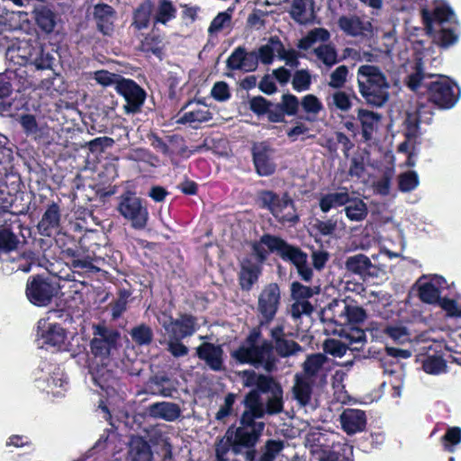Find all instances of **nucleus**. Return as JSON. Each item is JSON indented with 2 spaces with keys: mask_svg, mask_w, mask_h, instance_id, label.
Segmentation results:
<instances>
[{
  "mask_svg": "<svg viewBox=\"0 0 461 461\" xmlns=\"http://www.w3.org/2000/svg\"><path fill=\"white\" fill-rule=\"evenodd\" d=\"M25 12H6L0 14V49L5 51L6 59L14 65H31L38 70L51 69L54 57L45 51L36 32H21L13 37L14 31L20 28V22L25 20Z\"/></svg>",
  "mask_w": 461,
  "mask_h": 461,
  "instance_id": "nucleus-1",
  "label": "nucleus"
},
{
  "mask_svg": "<svg viewBox=\"0 0 461 461\" xmlns=\"http://www.w3.org/2000/svg\"><path fill=\"white\" fill-rule=\"evenodd\" d=\"M324 313L331 322L340 327L334 332L343 339H326L323 344L325 353L341 357L348 349L358 350L363 347L366 341L365 331L358 328H351L349 325L364 321L366 317L364 309L352 301L333 300Z\"/></svg>",
  "mask_w": 461,
  "mask_h": 461,
  "instance_id": "nucleus-2",
  "label": "nucleus"
},
{
  "mask_svg": "<svg viewBox=\"0 0 461 461\" xmlns=\"http://www.w3.org/2000/svg\"><path fill=\"white\" fill-rule=\"evenodd\" d=\"M421 14L427 32L434 43L447 48L457 42L456 17L447 2L437 0L431 9L423 8Z\"/></svg>",
  "mask_w": 461,
  "mask_h": 461,
  "instance_id": "nucleus-3",
  "label": "nucleus"
},
{
  "mask_svg": "<svg viewBox=\"0 0 461 461\" xmlns=\"http://www.w3.org/2000/svg\"><path fill=\"white\" fill-rule=\"evenodd\" d=\"M257 418L245 408L240 418V425L236 428H230L227 430L225 436L216 445V450H221L224 454L230 456H236L243 448L253 447L258 441L265 423L256 421Z\"/></svg>",
  "mask_w": 461,
  "mask_h": 461,
  "instance_id": "nucleus-4",
  "label": "nucleus"
},
{
  "mask_svg": "<svg viewBox=\"0 0 461 461\" xmlns=\"http://www.w3.org/2000/svg\"><path fill=\"white\" fill-rule=\"evenodd\" d=\"M357 85L360 95L369 104L380 107L389 99L390 83L376 66H360L357 69Z\"/></svg>",
  "mask_w": 461,
  "mask_h": 461,
  "instance_id": "nucleus-5",
  "label": "nucleus"
},
{
  "mask_svg": "<svg viewBox=\"0 0 461 461\" xmlns=\"http://www.w3.org/2000/svg\"><path fill=\"white\" fill-rule=\"evenodd\" d=\"M262 393L267 394L266 399L257 390H251L244 399L245 408L254 417L261 419L265 414L274 415L283 411V390L280 384L273 380Z\"/></svg>",
  "mask_w": 461,
  "mask_h": 461,
  "instance_id": "nucleus-6",
  "label": "nucleus"
},
{
  "mask_svg": "<svg viewBox=\"0 0 461 461\" xmlns=\"http://www.w3.org/2000/svg\"><path fill=\"white\" fill-rule=\"evenodd\" d=\"M38 346L51 351H72V342L65 329L58 323L41 319L38 321Z\"/></svg>",
  "mask_w": 461,
  "mask_h": 461,
  "instance_id": "nucleus-7",
  "label": "nucleus"
},
{
  "mask_svg": "<svg viewBox=\"0 0 461 461\" xmlns=\"http://www.w3.org/2000/svg\"><path fill=\"white\" fill-rule=\"evenodd\" d=\"M258 339L257 332L251 333L246 342L233 351L231 356L240 363L265 364V366L268 368L272 346L267 341L259 342Z\"/></svg>",
  "mask_w": 461,
  "mask_h": 461,
  "instance_id": "nucleus-8",
  "label": "nucleus"
},
{
  "mask_svg": "<svg viewBox=\"0 0 461 461\" xmlns=\"http://www.w3.org/2000/svg\"><path fill=\"white\" fill-rule=\"evenodd\" d=\"M261 202L280 222L296 223L299 216L293 200L286 194L278 195L271 191L261 194Z\"/></svg>",
  "mask_w": 461,
  "mask_h": 461,
  "instance_id": "nucleus-9",
  "label": "nucleus"
},
{
  "mask_svg": "<svg viewBox=\"0 0 461 461\" xmlns=\"http://www.w3.org/2000/svg\"><path fill=\"white\" fill-rule=\"evenodd\" d=\"M117 210L120 214L131 222L133 229L142 230L149 220V212L142 204L140 198L134 194L127 192L119 197Z\"/></svg>",
  "mask_w": 461,
  "mask_h": 461,
  "instance_id": "nucleus-10",
  "label": "nucleus"
},
{
  "mask_svg": "<svg viewBox=\"0 0 461 461\" xmlns=\"http://www.w3.org/2000/svg\"><path fill=\"white\" fill-rule=\"evenodd\" d=\"M93 329L94 338L90 345L91 352L101 360H105L117 349L120 334L101 324L95 325Z\"/></svg>",
  "mask_w": 461,
  "mask_h": 461,
  "instance_id": "nucleus-11",
  "label": "nucleus"
},
{
  "mask_svg": "<svg viewBox=\"0 0 461 461\" xmlns=\"http://www.w3.org/2000/svg\"><path fill=\"white\" fill-rule=\"evenodd\" d=\"M46 371L41 370L35 378V385L53 397L63 396L68 390V383L62 369L56 366H46Z\"/></svg>",
  "mask_w": 461,
  "mask_h": 461,
  "instance_id": "nucleus-12",
  "label": "nucleus"
},
{
  "mask_svg": "<svg viewBox=\"0 0 461 461\" xmlns=\"http://www.w3.org/2000/svg\"><path fill=\"white\" fill-rule=\"evenodd\" d=\"M13 159V149L6 136L0 133V217L8 212L13 198L4 185V177L7 176Z\"/></svg>",
  "mask_w": 461,
  "mask_h": 461,
  "instance_id": "nucleus-13",
  "label": "nucleus"
},
{
  "mask_svg": "<svg viewBox=\"0 0 461 461\" xmlns=\"http://www.w3.org/2000/svg\"><path fill=\"white\" fill-rule=\"evenodd\" d=\"M429 100L443 109L452 108L458 101V86L446 77H440L428 86Z\"/></svg>",
  "mask_w": 461,
  "mask_h": 461,
  "instance_id": "nucleus-14",
  "label": "nucleus"
},
{
  "mask_svg": "<svg viewBox=\"0 0 461 461\" xmlns=\"http://www.w3.org/2000/svg\"><path fill=\"white\" fill-rule=\"evenodd\" d=\"M158 321L168 338L182 339L192 336L197 329L195 319L187 314H183L175 320L166 313H161Z\"/></svg>",
  "mask_w": 461,
  "mask_h": 461,
  "instance_id": "nucleus-15",
  "label": "nucleus"
},
{
  "mask_svg": "<svg viewBox=\"0 0 461 461\" xmlns=\"http://www.w3.org/2000/svg\"><path fill=\"white\" fill-rule=\"evenodd\" d=\"M262 242L267 245L268 251L277 253L284 260L290 261L295 267L298 265L307 263V254L299 248L289 245L284 240L271 236H262Z\"/></svg>",
  "mask_w": 461,
  "mask_h": 461,
  "instance_id": "nucleus-16",
  "label": "nucleus"
},
{
  "mask_svg": "<svg viewBox=\"0 0 461 461\" xmlns=\"http://www.w3.org/2000/svg\"><path fill=\"white\" fill-rule=\"evenodd\" d=\"M116 91L123 96L126 104L123 109L126 113H136L140 111L146 98L145 91L131 79L122 78L118 82Z\"/></svg>",
  "mask_w": 461,
  "mask_h": 461,
  "instance_id": "nucleus-17",
  "label": "nucleus"
},
{
  "mask_svg": "<svg viewBox=\"0 0 461 461\" xmlns=\"http://www.w3.org/2000/svg\"><path fill=\"white\" fill-rule=\"evenodd\" d=\"M55 293V287L45 278L33 276L27 282L26 295L37 306L48 305Z\"/></svg>",
  "mask_w": 461,
  "mask_h": 461,
  "instance_id": "nucleus-18",
  "label": "nucleus"
},
{
  "mask_svg": "<svg viewBox=\"0 0 461 461\" xmlns=\"http://www.w3.org/2000/svg\"><path fill=\"white\" fill-rule=\"evenodd\" d=\"M280 300V291L276 284L271 283L264 287L258 296V310L266 321L276 315Z\"/></svg>",
  "mask_w": 461,
  "mask_h": 461,
  "instance_id": "nucleus-19",
  "label": "nucleus"
},
{
  "mask_svg": "<svg viewBox=\"0 0 461 461\" xmlns=\"http://www.w3.org/2000/svg\"><path fill=\"white\" fill-rule=\"evenodd\" d=\"M446 285V280L442 276H423L419 279V296L426 303H435L440 300L441 288Z\"/></svg>",
  "mask_w": 461,
  "mask_h": 461,
  "instance_id": "nucleus-20",
  "label": "nucleus"
},
{
  "mask_svg": "<svg viewBox=\"0 0 461 461\" xmlns=\"http://www.w3.org/2000/svg\"><path fill=\"white\" fill-rule=\"evenodd\" d=\"M431 65L435 63L434 66L439 63L438 58H431L430 50H427L425 52L421 54L420 58L417 59V62L415 64V72L409 75L407 79L408 86L413 90H418L422 85L423 79L428 77H432L435 76L434 73L428 70V63Z\"/></svg>",
  "mask_w": 461,
  "mask_h": 461,
  "instance_id": "nucleus-21",
  "label": "nucleus"
},
{
  "mask_svg": "<svg viewBox=\"0 0 461 461\" xmlns=\"http://www.w3.org/2000/svg\"><path fill=\"white\" fill-rule=\"evenodd\" d=\"M211 119L212 113L205 104L201 102H190L179 113L176 122L194 125L208 122Z\"/></svg>",
  "mask_w": 461,
  "mask_h": 461,
  "instance_id": "nucleus-22",
  "label": "nucleus"
},
{
  "mask_svg": "<svg viewBox=\"0 0 461 461\" xmlns=\"http://www.w3.org/2000/svg\"><path fill=\"white\" fill-rule=\"evenodd\" d=\"M253 161L258 175L267 176L276 170L273 149L264 142L255 144L252 149Z\"/></svg>",
  "mask_w": 461,
  "mask_h": 461,
  "instance_id": "nucleus-23",
  "label": "nucleus"
},
{
  "mask_svg": "<svg viewBox=\"0 0 461 461\" xmlns=\"http://www.w3.org/2000/svg\"><path fill=\"white\" fill-rule=\"evenodd\" d=\"M227 67L232 70L251 72L258 67L256 51L247 52L242 47H238L227 59Z\"/></svg>",
  "mask_w": 461,
  "mask_h": 461,
  "instance_id": "nucleus-24",
  "label": "nucleus"
},
{
  "mask_svg": "<svg viewBox=\"0 0 461 461\" xmlns=\"http://www.w3.org/2000/svg\"><path fill=\"white\" fill-rule=\"evenodd\" d=\"M60 208L56 203H51L46 208L37 228L41 235L50 237L57 233L60 228Z\"/></svg>",
  "mask_w": 461,
  "mask_h": 461,
  "instance_id": "nucleus-25",
  "label": "nucleus"
},
{
  "mask_svg": "<svg viewBox=\"0 0 461 461\" xmlns=\"http://www.w3.org/2000/svg\"><path fill=\"white\" fill-rule=\"evenodd\" d=\"M345 268L348 272L359 276L363 279L377 275L375 265L364 254H356L348 257L345 260Z\"/></svg>",
  "mask_w": 461,
  "mask_h": 461,
  "instance_id": "nucleus-26",
  "label": "nucleus"
},
{
  "mask_svg": "<svg viewBox=\"0 0 461 461\" xmlns=\"http://www.w3.org/2000/svg\"><path fill=\"white\" fill-rule=\"evenodd\" d=\"M24 133L36 140H46L50 137V129L46 122L38 121L32 114H22L19 119Z\"/></svg>",
  "mask_w": 461,
  "mask_h": 461,
  "instance_id": "nucleus-27",
  "label": "nucleus"
},
{
  "mask_svg": "<svg viewBox=\"0 0 461 461\" xmlns=\"http://www.w3.org/2000/svg\"><path fill=\"white\" fill-rule=\"evenodd\" d=\"M339 420L343 430L352 435L364 430L366 424L365 411L358 409H346L339 416Z\"/></svg>",
  "mask_w": 461,
  "mask_h": 461,
  "instance_id": "nucleus-28",
  "label": "nucleus"
},
{
  "mask_svg": "<svg viewBox=\"0 0 461 461\" xmlns=\"http://www.w3.org/2000/svg\"><path fill=\"white\" fill-rule=\"evenodd\" d=\"M339 29L349 36H360L371 32L372 25L356 14L342 15L338 20Z\"/></svg>",
  "mask_w": 461,
  "mask_h": 461,
  "instance_id": "nucleus-29",
  "label": "nucleus"
},
{
  "mask_svg": "<svg viewBox=\"0 0 461 461\" xmlns=\"http://www.w3.org/2000/svg\"><path fill=\"white\" fill-rule=\"evenodd\" d=\"M197 356L213 371L223 368V350L221 346L203 343L196 348Z\"/></svg>",
  "mask_w": 461,
  "mask_h": 461,
  "instance_id": "nucleus-30",
  "label": "nucleus"
},
{
  "mask_svg": "<svg viewBox=\"0 0 461 461\" xmlns=\"http://www.w3.org/2000/svg\"><path fill=\"white\" fill-rule=\"evenodd\" d=\"M149 417L161 419L167 421L176 420L181 414V410L176 403L170 402H156L147 409Z\"/></svg>",
  "mask_w": 461,
  "mask_h": 461,
  "instance_id": "nucleus-31",
  "label": "nucleus"
},
{
  "mask_svg": "<svg viewBox=\"0 0 461 461\" xmlns=\"http://www.w3.org/2000/svg\"><path fill=\"white\" fill-rule=\"evenodd\" d=\"M357 120L362 128V135L366 140L372 139L373 134L378 130L381 115L366 109H358Z\"/></svg>",
  "mask_w": 461,
  "mask_h": 461,
  "instance_id": "nucleus-32",
  "label": "nucleus"
},
{
  "mask_svg": "<svg viewBox=\"0 0 461 461\" xmlns=\"http://www.w3.org/2000/svg\"><path fill=\"white\" fill-rule=\"evenodd\" d=\"M355 97L354 94L350 95L342 90H336L327 96L326 104L330 112L348 113L353 106V98Z\"/></svg>",
  "mask_w": 461,
  "mask_h": 461,
  "instance_id": "nucleus-33",
  "label": "nucleus"
},
{
  "mask_svg": "<svg viewBox=\"0 0 461 461\" xmlns=\"http://www.w3.org/2000/svg\"><path fill=\"white\" fill-rule=\"evenodd\" d=\"M312 384L302 375H295L293 395L301 406L312 405Z\"/></svg>",
  "mask_w": 461,
  "mask_h": 461,
  "instance_id": "nucleus-34",
  "label": "nucleus"
},
{
  "mask_svg": "<svg viewBox=\"0 0 461 461\" xmlns=\"http://www.w3.org/2000/svg\"><path fill=\"white\" fill-rule=\"evenodd\" d=\"M128 456L130 461H152V452L149 445L140 437L131 438Z\"/></svg>",
  "mask_w": 461,
  "mask_h": 461,
  "instance_id": "nucleus-35",
  "label": "nucleus"
},
{
  "mask_svg": "<svg viewBox=\"0 0 461 461\" xmlns=\"http://www.w3.org/2000/svg\"><path fill=\"white\" fill-rule=\"evenodd\" d=\"M95 18L97 26L104 34H110L113 31L114 13L110 5L99 4L95 6Z\"/></svg>",
  "mask_w": 461,
  "mask_h": 461,
  "instance_id": "nucleus-36",
  "label": "nucleus"
},
{
  "mask_svg": "<svg viewBox=\"0 0 461 461\" xmlns=\"http://www.w3.org/2000/svg\"><path fill=\"white\" fill-rule=\"evenodd\" d=\"M260 272L261 268L258 264L252 263L250 260H244L241 263L240 273V282L242 289L250 290L258 281Z\"/></svg>",
  "mask_w": 461,
  "mask_h": 461,
  "instance_id": "nucleus-37",
  "label": "nucleus"
},
{
  "mask_svg": "<svg viewBox=\"0 0 461 461\" xmlns=\"http://www.w3.org/2000/svg\"><path fill=\"white\" fill-rule=\"evenodd\" d=\"M349 202V194L346 189L329 193L320 199V208L323 212H328L332 208L342 206Z\"/></svg>",
  "mask_w": 461,
  "mask_h": 461,
  "instance_id": "nucleus-38",
  "label": "nucleus"
},
{
  "mask_svg": "<svg viewBox=\"0 0 461 461\" xmlns=\"http://www.w3.org/2000/svg\"><path fill=\"white\" fill-rule=\"evenodd\" d=\"M352 448L347 444H336L332 449L324 450L318 455L319 461H352L350 456Z\"/></svg>",
  "mask_w": 461,
  "mask_h": 461,
  "instance_id": "nucleus-39",
  "label": "nucleus"
},
{
  "mask_svg": "<svg viewBox=\"0 0 461 461\" xmlns=\"http://www.w3.org/2000/svg\"><path fill=\"white\" fill-rule=\"evenodd\" d=\"M330 38V33L327 29L314 28L309 31L307 34L299 41L297 46L301 50H307L318 42L325 44Z\"/></svg>",
  "mask_w": 461,
  "mask_h": 461,
  "instance_id": "nucleus-40",
  "label": "nucleus"
},
{
  "mask_svg": "<svg viewBox=\"0 0 461 461\" xmlns=\"http://www.w3.org/2000/svg\"><path fill=\"white\" fill-rule=\"evenodd\" d=\"M240 375L244 386L256 387L255 390H257L258 393H262L273 381L269 376L258 375L250 370L242 371L240 373Z\"/></svg>",
  "mask_w": 461,
  "mask_h": 461,
  "instance_id": "nucleus-41",
  "label": "nucleus"
},
{
  "mask_svg": "<svg viewBox=\"0 0 461 461\" xmlns=\"http://www.w3.org/2000/svg\"><path fill=\"white\" fill-rule=\"evenodd\" d=\"M292 17L299 23H306L312 16V0H293Z\"/></svg>",
  "mask_w": 461,
  "mask_h": 461,
  "instance_id": "nucleus-42",
  "label": "nucleus"
},
{
  "mask_svg": "<svg viewBox=\"0 0 461 461\" xmlns=\"http://www.w3.org/2000/svg\"><path fill=\"white\" fill-rule=\"evenodd\" d=\"M422 369L432 375H439L447 372L446 360L439 355H429L421 360Z\"/></svg>",
  "mask_w": 461,
  "mask_h": 461,
  "instance_id": "nucleus-43",
  "label": "nucleus"
},
{
  "mask_svg": "<svg viewBox=\"0 0 461 461\" xmlns=\"http://www.w3.org/2000/svg\"><path fill=\"white\" fill-rule=\"evenodd\" d=\"M303 111L305 113L304 120L314 122L319 113L323 109L322 103L314 95H306L301 100Z\"/></svg>",
  "mask_w": 461,
  "mask_h": 461,
  "instance_id": "nucleus-44",
  "label": "nucleus"
},
{
  "mask_svg": "<svg viewBox=\"0 0 461 461\" xmlns=\"http://www.w3.org/2000/svg\"><path fill=\"white\" fill-rule=\"evenodd\" d=\"M279 50H281V41L277 38H271L256 51L258 62L260 61L266 65L271 64L275 56L278 55Z\"/></svg>",
  "mask_w": 461,
  "mask_h": 461,
  "instance_id": "nucleus-45",
  "label": "nucleus"
},
{
  "mask_svg": "<svg viewBox=\"0 0 461 461\" xmlns=\"http://www.w3.org/2000/svg\"><path fill=\"white\" fill-rule=\"evenodd\" d=\"M35 21L45 32H51L56 25L55 14L46 6H39L34 10Z\"/></svg>",
  "mask_w": 461,
  "mask_h": 461,
  "instance_id": "nucleus-46",
  "label": "nucleus"
},
{
  "mask_svg": "<svg viewBox=\"0 0 461 461\" xmlns=\"http://www.w3.org/2000/svg\"><path fill=\"white\" fill-rule=\"evenodd\" d=\"M176 8L173 3L168 0H160L156 8L154 15L155 23L167 24L168 22L176 18Z\"/></svg>",
  "mask_w": 461,
  "mask_h": 461,
  "instance_id": "nucleus-47",
  "label": "nucleus"
},
{
  "mask_svg": "<svg viewBox=\"0 0 461 461\" xmlns=\"http://www.w3.org/2000/svg\"><path fill=\"white\" fill-rule=\"evenodd\" d=\"M233 8H228L224 12L219 13L211 22L208 27L210 36L217 35L222 30L229 28L231 23Z\"/></svg>",
  "mask_w": 461,
  "mask_h": 461,
  "instance_id": "nucleus-48",
  "label": "nucleus"
},
{
  "mask_svg": "<svg viewBox=\"0 0 461 461\" xmlns=\"http://www.w3.org/2000/svg\"><path fill=\"white\" fill-rule=\"evenodd\" d=\"M344 210L347 217L353 221H361L367 215L366 204L360 199L351 200L349 198V202Z\"/></svg>",
  "mask_w": 461,
  "mask_h": 461,
  "instance_id": "nucleus-49",
  "label": "nucleus"
},
{
  "mask_svg": "<svg viewBox=\"0 0 461 461\" xmlns=\"http://www.w3.org/2000/svg\"><path fill=\"white\" fill-rule=\"evenodd\" d=\"M326 360V357L322 354L309 356L303 364L304 375L303 376L310 379L311 377L317 375Z\"/></svg>",
  "mask_w": 461,
  "mask_h": 461,
  "instance_id": "nucleus-50",
  "label": "nucleus"
},
{
  "mask_svg": "<svg viewBox=\"0 0 461 461\" xmlns=\"http://www.w3.org/2000/svg\"><path fill=\"white\" fill-rule=\"evenodd\" d=\"M314 54L324 65L331 67L338 62V53L331 44H321L314 50Z\"/></svg>",
  "mask_w": 461,
  "mask_h": 461,
  "instance_id": "nucleus-51",
  "label": "nucleus"
},
{
  "mask_svg": "<svg viewBox=\"0 0 461 461\" xmlns=\"http://www.w3.org/2000/svg\"><path fill=\"white\" fill-rule=\"evenodd\" d=\"M152 13V4L149 1L142 3L134 13L133 24L138 29L147 28Z\"/></svg>",
  "mask_w": 461,
  "mask_h": 461,
  "instance_id": "nucleus-52",
  "label": "nucleus"
},
{
  "mask_svg": "<svg viewBox=\"0 0 461 461\" xmlns=\"http://www.w3.org/2000/svg\"><path fill=\"white\" fill-rule=\"evenodd\" d=\"M23 70L13 71L7 70L3 74H0V99L7 97L13 89V81L17 77H21Z\"/></svg>",
  "mask_w": 461,
  "mask_h": 461,
  "instance_id": "nucleus-53",
  "label": "nucleus"
},
{
  "mask_svg": "<svg viewBox=\"0 0 461 461\" xmlns=\"http://www.w3.org/2000/svg\"><path fill=\"white\" fill-rule=\"evenodd\" d=\"M283 448L284 444L281 440H267L262 447L258 461H275Z\"/></svg>",
  "mask_w": 461,
  "mask_h": 461,
  "instance_id": "nucleus-54",
  "label": "nucleus"
},
{
  "mask_svg": "<svg viewBox=\"0 0 461 461\" xmlns=\"http://www.w3.org/2000/svg\"><path fill=\"white\" fill-rule=\"evenodd\" d=\"M345 376L346 374L343 371H336L332 377L334 397L338 402L341 403H346L349 398L342 384Z\"/></svg>",
  "mask_w": 461,
  "mask_h": 461,
  "instance_id": "nucleus-55",
  "label": "nucleus"
},
{
  "mask_svg": "<svg viewBox=\"0 0 461 461\" xmlns=\"http://www.w3.org/2000/svg\"><path fill=\"white\" fill-rule=\"evenodd\" d=\"M419 184V176L415 171L402 173L398 177L399 189L403 193L416 189Z\"/></svg>",
  "mask_w": 461,
  "mask_h": 461,
  "instance_id": "nucleus-56",
  "label": "nucleus"
},
{
  "mask_svg": "<svg viewBox=\"0 0 461 461\" xmlns=\"http://www.w3.org/2000/svg\"><path fill=\"white\" fill-rule=\"evenodd\" d=\"M461 443V429L459 427H450L447 429L442 438V444L446 450L453 452L455 447Z\"/></svg>",
  "mask_w": 461,
  "mask_h": 461,
  "instance_id": "nucleus-57",
  "label": "nucleus"
},
{
  "mask_svg": "<svg viewBox=\"0 0 461 461\" xmlns=\"http://www.w3.org/2000/svg\"><path fill=\"white\" fill-rule=\"evenodd\" d=\"M16 236L7 228L0 227V252H9L17 247Z\"/></svg>",
  "mask_w": 461,
  "mask_h": 461,
  "instance_id": "nucleus-58",
  "label": "nucleus"
},
{
  "mask_svg": "<svg viewBox=\"0 0 461 461\" xmlns=\"http://www.w3.org/2000/svg\"><path fill=\"white\" fill-rule=\"evenodd\" d=\"M292 296L294 300H308L319 293L318 287H310L298 282H294L291 286Z\"/></svg>",
  "mask_w": 461,
  "mask_h": 461,
  "instance_id": "nucleus-59",
  "label": "nucleus"
},
{
  "mask_svg": "<svg viewBox=\"0 0 461 461\" xmlns=\"http://www.w3.org/2000/svg\"><path fill=\"white\" fill-rule=\"evenodd\" d=\"M131 335L132 339L140 345L149 344L153 337L151 329L146 325H140L132 329Z\"/></svg>",
  "mask_w": 461,
  "mask_h": 461,
  "instance_id": "nucleus-60",
  "label": "nucleus"
},
{
  "mask_svg": "<svg viewBox=\"0 0 461 461\" xmlns=\"http://www.w3.org/2000/svg\"><path fill=\"white\" fill-rule=\"evenodd\" d=\"M276 352L282 357H288L301 350V347L291 339H279L275 343Z\"/></svg>",
  "mask_w": 461,
  "mask_h": 461,
  "instance_id": "nucleus-61",
  "label": "nucleus"
},
{
  "mask_svg": "<svg viewBox=\"0 0 461 461\" xmlns=\"http://www.w3.org/2000/svg\"><path fill=\"white\" fill-rule=\"evenodd\" d=\"M279 104L285 114L293 116L297 113L301 102H299L295 95L286 94L283 95L282 100Z\"/></svg>",
  "mask_w": 461,
  "mask_h": 461,
  "instance_id": "nucleus-62",
  "label": "nucleus"
},
{
  "mask_svg": "<svg viewBox=\"0 0 461 461\" xmlns=\"http://www.w3.org/2000/svg\"><path fill=\"white\" fill-rule=\"evenodd\" d=\"M384 332L397 343H404L410 339L406 328L402 325H389Z\"/></svg>",
  "mask_w": 461,
  "mask_h": 461,
  "instance_id": "nucleus-63",
  "label": "nucleus"
},
{
  "mask_svg": "<svg viewBox=\"0 0 461 461\" xmlns=\"http://www.w3.org/2000/svg\"><path fill=\"white\" fill-rule=\"evenodd\" d=\"M348 70V68L344 65L338 67L331 74L330 80L329 82V86L332 88H336L339 90L345 82L347 81Z\"/></svg>",
  "mask_w": 461,
  "mask_h": 461,
  "instance_id": "nucleus-64",
  "label": "nucleus"
}]
</instances>
